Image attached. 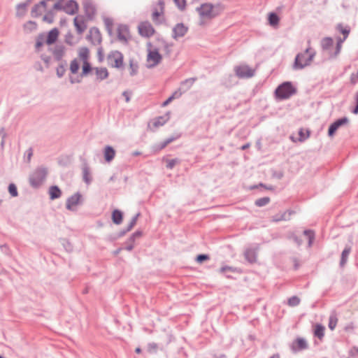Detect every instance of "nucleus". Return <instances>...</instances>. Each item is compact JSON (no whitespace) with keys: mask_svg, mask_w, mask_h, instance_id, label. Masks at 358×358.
Listing matches in <instances>:
<instances>
[{"mask_svg":"<svg viewBox=\"0 0 358 358\" xmlns=\"http://www.w3.org/2000/svg\"><path fill=\"white\" fill-rule=\"evenodd\" d=\"M80 66L78 62V59H75L71 61L70 64V71L72 73H77L79 70Z\"/></svg>","mask_w":358,"mask_h":358,"instance_id":"72a5a7b5","label":"nucleus"},{"mask_svg":"<svg viewBox=\"0 0 358 358\" xmlns=\"http://www.w3.org/2000/svg\"><path fill=\"white\" fill-rule=\"evenodd\" d=\"M124 57L122 54L117 50L112 51L107 57L110 66L115 68H120L123 65Z\"/></svg>","mask_w":358,"mask_h":358,"instance_id":"6e6552de","label":"nucleus"},{"mask_svg":"<svg viewBox=\"0 0 358 358\" xmlns=\"http://www.w3.org/2000/svg\"><path fill=\"white\" fill-rule=\"evenodd\" d=\"M29 24L33 27V28H36V24L35 23L29 22Z\"/></svg>","mask_w":358,"mask_h":358,"instance_id":"6e6d98bb","label":"nucleus"},{"mask_svg":"<svg viewBox=\"0 0 358 358\" xmlns=\"http://www.w3.org/2000/svg\"><path fill=\"white\" fill-rule=\"evenodd\" d=\"M136 218L135 217V218H134V219L132 220V222H131V227H130V228H131V227H132L136 224Z\"/></svg>","mask_w":358,"mask_h":358,"instance_id":"5fc2aeb1","label":"nucleus"},{"mask_svg":"<svg viewBox=\"0 0 358 358\" xmlns=\"http://www.w3.org/2000/svg\"><path fill=\"white\" fill-rule=\"evenodd\" d=\"M296 92V89L291 83L285 82L280 85L275 90V95L280 99H285L290 97Z\"/></svg>","mask_w":358,"mask_h":358,"instance_id":"423d86ee","label":"nucleus"},{"mask_svg":"<svg viewBox=\"0 0 358 358\" xmlns=\"http://www.w3.org/2000/svg\"><path fill=\"white\" fill-rule=\"evenodd\" d=\"M66 42L67 43H69V44L72 45V43H71L70 41H69V38H68L66 39Z\"/></svg>","mask_w":358,"mask_h":358,"instance_id":"052dcab7","label":"nucleus"},{"mask_svg":"<svg viewBox=\"0 0 358 358\" xmlns=\"http://www.w3.org/2000/svg\"><path fill=\"white\" fill-rule=\"evenodd\" d=\"M159 10H155L152 13V20L155 22L158 21L159 17L162 15L163 8H164V3L162 1L159 2Z\"/></svg>","mask_w":358,"mask_h":358,"instance_id":"2f4dec72","label":"nucleus"},{"mask_svg":"<svg viewBox=\"0 0 358 358\" xmlns=\"http://www.w3.org/2000/svg\"><path fill=\"white\" fill-rule=\"evenodd\" d=\"M223 10V7L220 5L213 6L210 3L202 4L197 8L201 20H210L219 15Z\"/></svg>","mask_w":358,"mask_h":358,"instance_id":"f257e3e1","label":"nucleus"},{"mask_svg":"<svg viewBox=\"0 0 358 358\" xmlns=\"http://www.w3.org/2000/svg\"><path fill=\"white\" fill-rule=\"evenodd\" d=\"M351 251L350 247H346L341 254V265L343 266L345 264L348 255Z\"/></svg>","mask_w":358,"mask_h":358,"instance_id":"7c9ffc66","label":"nucleus"},{"mask_svg":"<svg viewBox=\"0 0 358 358\" xmlns=\"http://www.w3.org/2000/svg\"><path fill=\"white\" fill-rule=\"evenodd\" d=\"M8 191H9V193L13 196H17V187L16 186L14 185V184H10L8 187Z\"/></svg>","mask_w":358,"mask_h":358,"instance_id":"79ce46f5","label":"nucleus"},{"mask_svg":"<svg viewBox=\"0 0 358 358\" xmlns=\"http://www.w3.org/2000/svg\"><path fill=\"white\" fill-rule=\"evenodd\" d=\"M248 147H249V144L244 145L242 146L241 149L245 150V149L248 148Z\"/></svg>","mask_w":358,"mask_h":358,"instance_id":"13d9d810","label":"nucleus"},{"mask_svg":"<svg viewBox=\"0 0 358 358\" xmlns=\"http://www.w3.org/2000/svg\"><path fill=\"white\" fill-rule=\"evenodd\" d=\"M173 140V138H169L168 140H166V141H164L162 145H159V149H163L169 143H170L171 142H172Z\"/></svg>","mask_w":358,"mask_h":358,"instance_id":"603ef678","label":"nucleus"},{"mask_svg":"<svg viewBox=\"0 0 358 358\" xmlns=\"http://www.w3.org/2000/svg\"><path fill=\"white\" fill-rule=\"evenodd\" d=\"M115 34L117 38L123 42L127 41L130 38L129 27L125 24H119L116 27Z\"/></svg>","mask_w":358,"mask_h":358,"instance_id":"9d476101","label":"nucleus"},{"mask_svg":"<svg viewBox=\"0 0 358 358\" xmlns=\"http://www.w3.org/2000/svg\"><path fill=\"white\" fill-rule=\"evenodd\" d=\"M139 34L143 37H150L155 34V29L149 22H142L138 26Z\"/></svg>","mask_w":358,"mask_h":358,"instance_id":"1a4fd4ad","label":"nucleus"},{"mask_svg":"<svg viewBox=\"0 0 358 358\" xmlns=\"http://www.w3.org/2000/svg\"><path fill=\"white\" fill-rule=\"evenodd\" d=\"M84 179L87 182H90V173L87 169L84 170Z\"/></svg>","mask_w":358,"mask_h":358,"instance_id":"8fccbe9b","label":"nucleus"},{"mask_svg":"<svg viewBox=\"0 0 358 358\" xmlns=\"http://www.w3.org/2000/svg\"><path fill=\"white\" fill-rule=\"evenodd\" d=\"M83 7L87 20H92L96 13L95 5L91 1H87L84 3Z\"/></svg>","mask_w":358,"mask_h":358,"instance_id":"f8f14e48","label":"nucleus"},{"mask_svg":"<svg viewBox=\"0 0 358 358\" xmlns=\"http://www.w3.org/2000/svg\"><path fill=\"white\" fill-rule=\"evenodd\" d=\"M187 31V27L183 24H177L173 29L174 38L183 36L186 34Z\"/></svg>","mask_w":358,"mask_h":358,"instance_id":"412c9836","label":"nucleus"},{"mask_svg":"<svg viewBox=\"0 0 358 358\" xmlns=\"http://www.w3.org/2000/svg\"><path fill=\"white\" fill-rule=\"evenodd\" d=\"M129 69H130V74L131 76L135 75L137 73L138 70V65L134 62V61L131 60L129 62Z\"/></svg>","mask_w":358,"mask_h":358,"instance_id":"e433bc0d","label":"nucleus"},{"mask_svg":"<svg viewBox=\"0 0 358 358\" xmlns=\"http://www.w3.org/2000/svg\"><path fill=\"white\" fill-rule=\"evenodd\" d=\"M124 96H125L126 101L128 102L129 101V98L126 92L124 93Z\"/></svg>","mask_w":358,"mask_h":358,"instance_id":"4d7b16f0","label":"nucleus"},{"mask_svg":"<svg viewBox=\"0 0 358 358\" xmlns=\"http://www.w3.org/2000/svg\"><path fill=\"white\" fill-rule=\"evenodd\" d=\"M289 215H290V213L282 212V213H280L276 215L275 216H274L273 217V220L275 222L287 220L289 219Z\"/></svg>","mask_w":358,"mask_h":358,"instance_id":"c756f323","label":"nucleus"},{"mask_svg":"<svg viewBox=\"0 0 358 358\" xmlns=\"http://www.w3.org/2000/svg\"><path fill=\"white\" fill-rule=\"evenodd\" d=\"M26 10H27V5L25 3L20 4L17 6V13L20 16L23 15L24 14V13L26 12Z\"/></svg>","mask_w":358,"mask_h":358,"instance_id":"ea45409f","label":"nucleus"},{"mask_svg":"<svg viewBox=\"0 0 358 358\" xmlns=\"http://www.w3.org/2000/svg\"><path fill=\"white\" fill-rule=\"evenodd\" d=\"M112 219L115 224H120L122 221V213L118 210H115L112 214Z\"/></svg>","mask_w":358,"mask_h":358,"instance_id":"cd10ccee","label":"nucleus"},{"mask_svg":"<svg viewBox=\"0 0 358 358\" xmlns=\"http://www.w3.org/2000/svg\"><path fill=\"white\" fill-rule=\"evenodd\" d=\"M334 41L331 38H326L322 41V45L325 50H328L333 45Z\"/></svg>","mask_w":358,"mask_h":358,"instance_id":"c9c22d12","label":"nucleus"},{"mask_svg":"<svg viewBox=\"0 0 358 358\" xmlns=\"http://www.w3.org/2000/svg\"><path fill=\"white\" fill-rule=\"evenodd\" d=\"M292 348L294 350H303L307 348L306 341L301 338H298L293 343Z\"/></svg>","mask_w":358,"mask_h":358,"instance_id":"4be33fe9","label":"nucleus"},{"mask_svg":"<svg viewBox=\"0 0 358 358\" xmlns=\"http://www.w3.org/2000/svg\"><path fill=\"white\" fill-rule=\"evenodd\" d=\"M224 356L216 357L215 358H223Z\"/></svg>","mask_w":358,"mask_h":358,"instance_id":"69168bd1","label":"nucleus"},{"mask_svg":"<svg viewBox=\"0 0 358 358\" xmlns=\"http://www.w3.org/2000/svg\"><path fill=\"white\" fill-rule=\"evenodd\" d=\"M350 80L352 84H355L358 81V72L354 74H352L350 77Z\"/></svg>","mask_w":358,"mask_h":358,"instance_id":"09e8293b","label":"nucleus"},{"mask_svg":"<svg viewBox=\"0 0 358 358\" xmlns=\"http://www.w3.org/2000/svg\"><path fill=\"white\" fill-rule=\"evenodd\" d=\"M270 199L268 197L259 199L255 201V204L258 206H263L269 202Z\"/></svg>","mask_w":358,"mask_h":358,"instance_id":"58836bf2","label":"nucleus"},{"mask_svg":"<svg viewBox=\"0 0 358 358\" xmlns=\"http://www.w3.org/2000/svg\"><path fill=\"white\" fill-rule=\"evenodd\" d=\"M337 322H338L337 317L335 315H331L329 317V328L331 330H334L337 325Z\"/></svg>","mask_w":358,"mask_h":358,"instance_id":"f704fd0d","label":"nucleus"},{"mask_svg":"<svg viewBox=\"0 0 358 358\" xmlns=\"http://www.w3.org/2000/svg\"><path fill=\"white\" fill-rule=\"evenodd\" d=\"M174 1L180 9H183L185 7V0H174Z\"/></svg>","mask_w":358,"mask_h":358,"instance_id":"49530a36","label":"nucleus"},{"mask_svg":"<svg viewBox=\"0 0 358 358\" xmlns=\"http://www.w3.org/2000/svg\"><path fill=\"white\" fill-rule=\"evenodd\" d=\"M315 55V50L308 47L301 53L296 55L294 67L296 69H301L309 65Z\"/></svg>","mask_w":358,"mask_h":358,"instance_id":"f03ea898","label":"nucleus"},{"mask_svg":"<svg viewBox=\"0 0 358 358\" xmlns=\"http://www.w3.org/2000/svg\"><path fill=\"white\" fill-rule=\"evenodd\" d=\"M348 119L347 117H343L341 119H339V120L335 121L333 124H331L330 125V127L329 128V130H328L329 136L332 137L340 127L348 124Z\"/></svg>","mask_w":358,"mask_h":358,"instance_id":"ddd939ff","label":"nucleus"},{"mask_svg":"<svg viewBox=\"0 0 358 358\" xmlns=\"http://www.w3.org/2000/svg\"><path fill=\"white\" fill-rule=\"evenodd\" d=\"M245 257L246 259L250 263H253L256 262L257 259V254L254 250L249 249L245 253Z\"/></svg>","mask_w":358,"mask_h":358,"instance_id":"bb28decb","label":"nucleus"},{"mask_svg":"<svg viewBox=\"0 0 358 358\" xmlns=\"http://www.w3.org/2000/svg\"><path fill=\"white\" fill-rule=\"evenodd\" d=\"M139 153L138 152H135L134 155H138Z\"/></svg>","mask_w":358,"mask_h":358,"instance_id":"774afa93","label":"nucleus"},{"mask_svg":"<svg viewBox=\"0 0 358 358\" xmlns=\"http://www.w3.org/2000/svg\"><path fill=\"white\" fill-rule=\"evenodd\" d=\"M89 38L94 43H100L102 40L100 31L96 27L90 29Z\"/></svg>","mask_w":358,"mask_h":358,"instance_id":"4468645a","label":"nucleus"},{"mask_svg":"<svg viewBox=\"0 0 358 358\" xmlns=\"http://www.w3.org/2000/svg\"><path fill=\"white\" fill-rule=\"evenodd\" d=\"M59 34V31L58 29L54 28V29H51L48 33L45 43L47 45H52V44L55 43L58 38Z\"/></svg>","mask_w":358,"mask_h":358,"instance_id":"dca6fc26","label":"nucleus"},{"mask_svg":"<svg viewBox=\"0 0 358 358\" xmlns=\"http://www.w3.org/2000/svg\"><path fill=\"white\" fill-rule=\"evenodd\" d=\"M104 159L107 162H110L115 156V150L111 146H106L103 150Z\"/></svg>","mask_w":358,"mask_h":358,"instance_id":"aec40b11","label":"nucleus"},{"mask_svg":"<svg viewBox=\"0 0 358 358\" xmlns=\"http://www.w3.org/2000/svg\"><path fill=\"white\" fill-rule=\"evenodd\" d=\"M148 46L147 64L148 67H154L161 62L162 57L159 50L151 43H149Z\"/></svg>","mask_w":358,"mask_h":358,"instance_id":"39448f33","label":"nucleus"},{"mask_svg":"<svg viewBox=\"0 0 358 358\" xmlns=\"http://www.w3.org/2000/svg\"><path fill=\"white\" fill-rule=\"evenodd\" d=\"M78 59L83 63L82 76H87L92 70L89 59L90 56V50L86 47H81L78 50Z\"/></svg>","mask_w":358,"mask_h":358,"instance_id":"20e7f679","label":"nucleus"},{"mask_svg":"<svg viewBox=\"0 0 358 358\" xmlns=\"http://www.w3.org/2000/svg\"><path fill=\"white\" fill-rule=\"evenodd\" d=\"M54 15L51 12H49L46 15H44L43 20V21L48 22V23H52L53 22Z\"/></svg>","mask_w":358,"mask_h":358,"instance_id":"a19ab883","label":"nucleus"},{"mask_svg":"<svg viewBox=\"0 0 358 358\" xmlns=\"http://www.w3.org/2000/svg\"><path fill=\"white\" fill-rule=\"evenodd\" d=\"M96 75L98 79L104 80L108 76V72L106 68H96Z\"/></svg>","mask_w":358,"mask_h":358,"instance_id":"393cba45","label":"nucleus"},{"mask_svg":"<svg viewBox=\"0 0 358 358\" xmlns=\"http://www.w3.org/2000/svg\"><path fill=\"white\" fill-rule=\"evenodd\" d=\"M268 20L271 26L276 27L278 26L280 18L277 14L274 13H270L268 15Z\"/></svg>","mask_w":358,"mask_h":358,"instance_id":"5701e85b","label":"nucleus"},{"mask_svg":"<svg viewBox=\"0 0 358 358\" xmlns=\"http://www.w3.org/2000/svg\"><path fill=\"white\" fill-rule=\"evenodd\" d=\"M310 136V131L308 129H300L298 131V137L294 136H291V139L293 142H302L307 139Z\"/></svg>","mask_w":358,"mask_h":358,"instance_id":"f3484780","label":"nucleus"},{"mask_svg":"<svg viewBox=\"0 0 358 358\" xmlns=\"http://www.w3.org/2000/svg\"><path fill=\"white\" fill-rule=\"evenodd\" d=\"M208 259L209 256L207 255H199L196 258V262L199 264H201L203 262Z\"/></svg>","mask_w":358,"mask_h":358,"instance_id":"37998d69","label":"nucleus"},{"mask_svg":"<svg viewBox=\"0 0 358 358\" xmlns=\"http://www.w3.org/2000/svg\"><path fill=\"white\" fill-rule=\"evenodd\" d=\"M337 29L344 35V38L343 40H340L338 43V45H337V52H338L340 51V49L341 48V43L348 38L349 34H350V29L349 27H343L342 24H338L337 26Z\"/></svg>","mask_w":358,"mask_h":358,"instance_id":"a211bd4d","label":"nucleus"},{"mask_svg":"<svg viewBox=\"0 0 358 358\" xmlns=\"http://www.w3.org/2000/svg\"><path fill=\"white\" fill-rule=\"evenodd\" d=\"M46 3L45 1H41L39 3L36 4L31 10L33 17H38L46 10Z\"/></svg>","mask_w":358,"mask_h":358,"instance_id":"2eb2a0df","label":"nucleus"},{"mask_svg":"<svg viewBox=\"0 0 358 358\" xmlns=\"http://www.w3.org/2000/svg\"><path fill=\"white\" fill-rule=\"evenodd\" d=\"M103 23L106 29L109 34H112L113 31V20L110 17H105L103 19Z\"/></svg>","mask_w":358,"mask_h":358,"instance_id":"c85d7f7f","label":"nucleus"},{"mask_svg":"<svg viewBox=\"0 0 358 358\" xmlns=\"http://www.w3.org/2000/svg\"><path fill=\"white\" fill-rule=\"evenodd\" d=\"M304 234L306 235H308L309 238H312L313 237V233L311 231H304Z\"/></svg>","mask_w":358,"mask_h":358,"instance_id":"864d4df0","label":"nucleus"},{"mask_svg":"<svg viewBox=\"0 0 358 358\" xmlns=\"http://www.w3.org/2000/svg\"><path fill=\"white\" fill-rule=\"evenodd\" d=\"M355 99L356 101L357 106H356L355 108L354 109L353 113L355 114H357L358 113V91L355 94Z\"/></svg>","mask_w":358,"mask_h":358,"instance_id":"3c124183","label":"nucleus"},{"mask_svg":"<svg viewBox=\"0 0 358 358\" xmlns=\"http://www.w3.org/2000/svg\"><path fill=\"white\" fill-rule=\"evenodd\" d=\"M50 198L52 200L59 198L62 194L61 190L57 186H52L49 189Z\"/></svg>","mask_w":358,"mask_h":358,"instance_id":"b1692460","label":"nucleus"},{"mask_svg":"<svg viewBox=\"0 0 358 358\" xmlns=\"http://www.w3.org/2000/svg\"><path fill=\"white\" fill-rule=\"evenodd\" d=\"M271 358H280L278 355H273Z\"/></svg>","mask_w":358,"mask_h":358,"instance_id":"680f3d73","label":"nucleus"},{"mask_svg":"<svg viewBox=\"0 0 358 358\" xmlns=\"http://www.w3.org/2000/svg\"><path fill=\"white\" fill-rule=\"evenodd\" d=\"M73 24L79 34H83L87 29V20L82 16H77L73 20Z\"/></svg>","mask_w":358,"mask_h":358,"instance_id":"9b49d317","label":"nucleus"},{"mask_svg":"<svg viewBox=\"0 0 358 358\" xmlns=\"http://www.w3.org/2000/svg\"><path fill=\"white\" fill-rule=\"evenodd\" d=\"M176 94V92L174 93L172 96H171L170 97H169L164 102H163V103L162 104V106L163 107H165L169 103H170L174 99H175V95Z\"/></svg>","mask_w":358,"mask_h":358,"instance_id":"de8ad7c7","label":"nucleus"},{"mask_svg":"<svg viewBox=\"0 0 358 358\" xmlns=\"http://www.w3.org/2000/svg\"><path fill=\"white\" fill-rule=\"evenodd\" d=\"M234 71L238 78H248L255 75V69L248 64H241L234 68Z\"/></svg>","mask_w":358,"mask_h":358,"instance_id":"0eeeda50","label":"nucleus"},{"mask_svg":"<svg viewBox=\"0 0 358 358\" xmlns=\"http://www.w3.org/2000/svg\"><path fill=\"white\" fill-rule=\"evenodd\" d=\"M167 120H168V117H159L153 120L152 124L155 127L162 126L166 123Z\"/></svg>","mask_w":358,"mask_h":358,"instance_id":"473e14b6","label":"nucleus"},{"mask_svg":"<svg viewBox=\"0 0 358 358\" xmlns=\"http://www.w3.org/2000/svg\"><path fill=\"white\" fill-rule=\"evenodd\" d=\"M300 303V299L297 296H292L288 300V305L290 306H296Z\"/></svg>","mask_w":358,"mask_h":358,"instance_id":"4c0bfd02","label":"nucleus"},{"mask_svg":"<svg viewBox=\"0 0 358 358\" xmlns=\"http://www.w3.org/2000/svg\"><path fill=\"white\" fill-rule=\"evenodd\" d=\"M135 351L138 354L141 353V349L139 348H137Z\"/></svg>","mask_w":358,"mask_h":358,"instance_id":"bf43d9fd","label":"nucleus"},{"mask_svg":"<svg viewBox=\"0 0 358 358\" xmlns=\"http://www.w3.org/2000/svg\"><path fill=\"white\" fill-rule=\"evenodd\" d=\"M131 249H132L131 246H129V247L127 248V250H131Z\"/></svg>","mask_w":358,"mask_h":358,"instance_id":"0e129e2a","label":"nucleus"},{"mask_svg":"<svg viewBox=\"0 0 358 358\" xmlns=\"http://www.w3.org/2000/svg\"><path fill=\"white\" fill-rule=\"evenodd\" d=\"M31 183L34 185L35 184L34 183V182L32 181V180L31 179Z\"/></svg>","mask_w":358,"mask_h":358,"instance_id":"338daca9","label":"nucleus"},{"mask_svg":"<svg viewBox=\"0 0 358 358\" xmlns=\"http://www.w3.org/2000/svg\"><path fill=\"white\" fill-rule=\"evenodd\" d=\"M78 3L73 0L58 1L54 5V9L63 10L69 15L76 14L78 10Z\"/></svg>","mask_w":358,"mask_h":358,"instance_id":"7ed1b4c3","label":"nucleus"},{"mask_svg":"<svg viewBox=\"0 0 358 358\" xmlns=\"http://www.w3.org/2000/svg\"><path fill=\"white\" fill-rule=\"evenodd\" d=\"M236 271H237L236 268L230 267V266H223V267L220 268V272L222 273H224L227 271L235 272Z\"/></svg>","mask_w":358,"mask_h":358,"instance_id":"a18cd8bd","label":"nucleus"},{"mask_svg":"<svg viewBox=\"0 0 358 358\" xmlns=\"http://www.w3.org/2000/svg\"><path fill=\"white\" fill-rule=\"evenodd\" d=\"M80 200V195L76 194L68 199L66 201V208L69 210H73V208L77 206Z\"/></svg>","mask_w":358,"mask_h":358,"instance_id":"6ab92c4d","label":"nucleus"},{"mask_svg":"<svg viewBox=\"0 0 358 358\" xmlns=\"http://www.w3.org/2000/svg\"><path fill=\"white\" fill-rule=\"evenodd\" d=\"M141 236V234H134V236Z\"/></svg>","mask_w":358,"mask_h":358,"instance_id":"e2e57ef3","label":"nucleus"},{"mask_svg":"<svg viewBox=\"0 0 358 358\" xmlns=\"http://www.w3.org/2000/svg\"><path fill=\"white\" fill-rule=\"evenodd\" d=\"M179 163V160L178 159H169V160H167V164H166V166L169 168V169H172L173 168V166L178 164Z\"/></svg>","mask_w":358,"mask_h":358,"instance_id":"c03bdc74","label":"nucleus"},{"mask_svg":"<svg viewBox=\"0 0 358 358\" xmlns=\"http://www.w3.org/2000/svg\"><path fill=\"white\" fill-rule=\"evenodd\" d=\"M324 326L319 324H315L314 327V335L320 339H322L324 335Z\"/></svg>","mask_w":358,"mask_h":358,"instance_id":"a878e982","label":"nucleus"}]
</instances>
